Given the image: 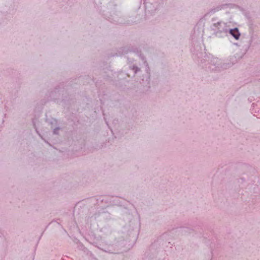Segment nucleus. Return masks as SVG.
I'll return each mask as SVG.
<instances>
[{"label":"nucleus","mask_w":260,"mask_h":260,"mask_svg":"<svg viewBox=\"0 0 260 260\" xmlns=\"http://www.w3.org/2000/svg\"><path fill=\"white\" fill-rule=\"evenodd\" d=\"M230 33L236 39L238 40L240 37V33L237 28L232 29L230 30Z\"/></svg>","instance_id":"f257e3e1"}]
</instances>
